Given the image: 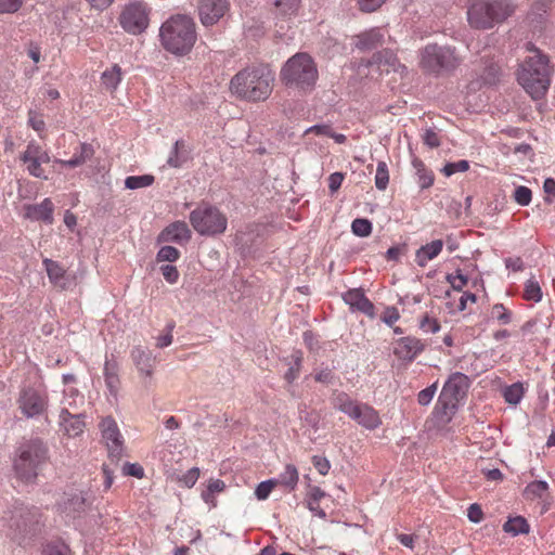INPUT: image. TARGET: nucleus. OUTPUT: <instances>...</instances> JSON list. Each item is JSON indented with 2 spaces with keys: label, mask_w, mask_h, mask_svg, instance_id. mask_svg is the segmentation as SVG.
Listing matches in <instances>:
<instances>
[{
  "label": "nucleus",
  "mask_w": 555,
  "mask_h": 555,
  "mask_svg": "<svg viewBox=\"0 0 555 555\" xmlns=\"http://www.w3.org/2000/svg\"><path fill=\"white\" fill-rule=\"evenodd\" d=\"M524 298L539 302L542 299V289L534 276H531L525 283Z\"/></svg>",
  "instance_id": "nucleus-39"
},
{
  "label": "nucleus",
  "mask_w": 555,
  "mask_h": 555,
  "mask_svg": "<svg viewBox=\"0 0 555 555\" xmlns=\"http://www.w3.org/2000/svg\"><path fill=\"white\" fill-rule=\"evenodd\" d=\"M124 473L125 475L132 476L139 479L144 477V469L138 463H126L124 466Z\"/></svg>",
  "instance_id": "nucleus-58"
},
{
  "label": "nucleus",
  "mask_w": 555,
  "mask_h": 555,
  "mask_svg": "<svg viewBox=\"0 0 555 555\" xmlns=\"http://www.w3.org/2000/svg\"><path fill=\"white\" fill-rule=\"evenodd\" d=\"M400 319V313L396 307H387L382 315V321L392 326Z\"/></svg>",
  "instance_id": "nucleus-56"
},
{
  "label": "nucleus",
  "mask_w": 555,
  "mask_h": 555,
  "mask_svg": "<svg viewBox=\"0 0 555 555\" xmlns=\"http://www.w3.org/2000/svg\"><path fill=\"white\" fill-rule=\"evenodd\" d=\"M41 151V146L37 144L36 142L31 141L28 143L25 152L21 155V160L23 163H28L29 160H33L34 158L37 159L39 152Z\"/></svg>",
  "instance_id": "nucleus-54"
},
{
  "label": "nucleus",
  "mask_w": 555,
  "mask_h": 555,
  "mask_svg": "<svg viewBox=\"0 0 555 555\" xmlns=\"http://www.w3.org/2000/svg\"><path fill=\"white\" fill-rule=\"evenodd\" d=\"M389 183V171L385 162H378L376 173H375V186L384 191L387 189Z\"/></svg>",
  "instance_id": "nucleus-41"
},
{
  "label": "nucleus",
  "mask_w": 555,
  "mask_h": 555,
  "mask_svg": "<svg viewBox=\"0 0 555 555\" xmlns=\"http://www.w3.org/2000/svg\"><path fill=\"white\" fill-rule=\"evenodd\" d=\"M467 517L472 522L478 524L483 519V512L479 504L473 503L467 509Z\"/></svg>",
  "instance_id": "nucleus-59"
},
{
  "label": "nucleus",
  "mask_w": 555,
  "mask_h": 555,
  "mask_svg": "<svg viewBox=\"0 0 555 555\" xmlns=\"http://www.w3.org/2000/svg\"><path fill=\"white\" fill-rule=\"evenodd\" d=\"M514 199L520 206H528L532 199V192L527 186H517L514 191Z\"/></svg>",
  "instance_id": "nucleus-48"
},
{
  "label": "nucleus",
  "mask_w": 555,
  "mask_h": 555,
  "mask_svg": "<svg viewBox=\"0 0 555 555\" xmlns=\"http://www.w3.org/2000/svg\"><path fill=\"white\" fill-rule=\"evenodd\" d=\"M442 248V240H435L421 246L415 254L416 263L420 267H425L429 260L436 258L441 253Z\"/></svg>",
  "instance_id": "nucleus-28"
},
{
  "label": "nucleus",
  "mask_w": 555,
  "mask_h": 555,
  "mask_svg": "<svg viewBox=\"0 0 555 555\" xmlns=\"http://www.w3.org/2000/svg\"><path fill=\"white\" fill-rule=\"evenodd\" d=\"M102 83L109 90H116L121 80V68L115 64L112 69H107L102 74Z\"/></svg>",
  "instance_id": "nucleus-36"
},
{
  "label": "nucleus",
  "mask_w": 555,
  "mask_h": 555,
  "mask_svg": "<svg viewBox=\"0 0 555 555\" xmlns=\"http://www.w3.org/2000/svg\"><path fill=\"white\" fill-rule=\"evenodd\" d=\"M386 0H358V4L363 12H373L382 7Z\"/></svg>",
  "instance_id": "nucleus-60"
},
{
  "label": "nucleus",
  "mask_w": 555,
  "mask_h": 555,
  "mask_svg": "<svg viewBox=\"0 0 555 555\" xmlns=\"http://www.w3.org/2000/svg\"><path fill=\"white\" fill-rule=\"evenodd\" d=\"M160 272H162L164 279L170 284L177 283L179 280V276H180L177 267L172 266V264L162 266Z\"/></svg>",
  "instance_id": "nucleus-53"
},
{
  "label": "nucleus",
  "mask_w": 555,
  "mask_h": 555,
  "mask_svg": "<svg viewBox=\"0 0 555 555\" xmlns=\"http://www.w3.org/2000/svg\"><path fill=\"white\" fill-rule=\"evenodd\" d=\"M159 37L166 51L179 56L185 55L197 40L196 24L188 15H173L163 23Z\"/></svg>",
  "instance_id": "nucleus-3"
},
{
  "label": "nucleus",
  "mask_w": 555,
  "mask_h": 555,
  "mask_svg": "<svg viewBox=\"0 0 555 555\" xmlns=\"http://www.w3.org/2000/svg\"><path fill=\"white\" fill-rule=\"evenodd\" d=\"M49 460V449L39 438L23 441L15 452L13 469L18 479L33 482Z\"/></svg>",
  "instance_id": "nucleus-5"
},
{
  "label": "nucleus",
  "mask_w": 555,
  "mask_h": 555,
  "mask_svg": "<svg viewBox=\"0 0 555 555\" xmlns=\"http://www.w3.org/2000/svg\"><path fill=\"white\" fill-rule=\"evenodd\" d=\"M132 361L143 377L144 387L151 385L153 371H154V358L151 351L135 347L131 351Z\"/></svg>",
  "instance_id": "nucleus-17"
},
{
  "label": "nucleus",
  "mask_w": 555,
  "mask_h": 555,
  "mask_svg": "<svg viewBox=\"0 0 555 555\" xmlns=\"http://www.w3.org/2000/svg\"><path fill=\"white\" fill-rule=\"evenodd\" d=\"M225 489V483L221 479H210L207 488L202 492V499L212 507L216 506L215 493H220Z\"/></svg>",
  "instance_id": "nucleus-33"
},
{
  "label": "nucleus",
  "mask_w": 555,
  "mask_h": 555,
  "mask_svg": "<svg viewBox=\"0 0 555 555\" xmlns=\"http://www.w3.org/2000/svg\"><path fill=\"white\" fill-rule=\"evenodd\" d=\"M276 485L278 481L275 479L260 482L255 490L256 498L258 500H266Z\"/></svg>",
  "instance_id": "nucleus-49"
},
{
  "label": "nucleus",
  "mask_w": 555,
  "mask_h": 555,
  "mask_svg": "<svg viewBox=\"0 0 555 555\" xmlns=\"http://www.w3.org/2000/svg\"><path fill=\"white\" fill-rule=\"evenodd\" d=\"M527 51L532 55L519 65L517 80L533 100H540L550 87L553 69L548 56L532 43L527 44Z\"/></svg>",
  "instance_id": "nucleus-1"
},
{
  "label": "nucleus",
  "mask_w": 555,
  "mask_h": 555,
  "mask_svg": "<svg viewBox=\"0 0 555 555\" xmlns=\"http://www.w3.org/2000/svg\"><path fill=\"white\" fill-rule=\"evenodd\" d=\"M501 68L493 60H487L480 73V78L486 85H495L500 80Z\"/></svg>",
  "instance_id": "nucleus-31"
},
{
  "label": "nucleus",
  "mask_w": 555,
  "mask_h": 555,
  "mask_svg": "<svg viewBox=\"0 0 555 555\" xmlns=\"http://www.w3.org/2000/svg\"><path fill=\"white\" fill-rule=\"evenodd\" d=\"M503 530L515 537L518 534H527L530 530V526L526 518L522 516H516L508 518V520L503 525Z\"/></svg>",
  "instance_id": "nucleus-30"
},
{
  "label": "nucleus",
  "mask_w": 555,
  "mask_h": 555,
  "mask_svg": "<svg viewBox=\"0 0 555 555\" xmlns=\"http://www.w3.org/2000/svg\"><path fill=\"white\" fill-rule=\"evenodd\" d=\"M312 464L317 468V470L323 476L327 475L331 468L330 461L326 457H322L319 455L312 456Z\"/></svg>",
  "instance_id": "nucleus-57"
},
{
  "label": "nucleus",
  "mask_w": 555,
  "mask_h": 555,
  "mask_svg": "<svg viewBox=\"0 0 555 555\" xmlns=\"http://www.w3.org/2000/svg\"><path fill=\"white\" fill-rule=\"evenodd\" d=\"M103 374L109 395L117 398L120 388L119 364L113 356L111 359L106 358Z\"/></svg>",
  "instance_id": "nucleus-23"
},
{
  "label": "nucleus",
  "mask_w": 555,
  "mask_h": 555,
  "mask_svg": "<svg viewBox=\"0 0 555 555\" xmlns=\"http://www.w3.org/2000/svg\"><path fill=\"white\" fill-rule=\"evenodd\" d=\"M102 438L106 442L109 454L119 459L122 452V437L113 417H105L101 424Z\"/></svg>",
  "instance_id": "nucleus-14"
},
{
  "label": "nucleus",
  "mask_w": 555,
  "mask_h": 555,
  "mask_svg": "<svg viewBox=\"0 0 555 555\" xmlns=\"http://www.w3.org/2000/svg\"><path fill=\"white\" fill-rule=\"evenodd\" d=\"M446 279L456 292H462L464 286L468 283V278L464 275L460 269L455 271V274H448Z\"/></svg>",
  "instance_id": "nucleus-47"
},
{
  "label": "nucleus",
  "mask_w": 555,
  "mask_h": 555,
  "mask_svg": "<svg viewBox=\"0 0 555 555\" xmlns=\"http://www.w3.org/2000/svg\"><path fill=\"white\" fill-rule=\"evenodd\" d=\"M548 490V483L544 480H535L530 482L524 491L527 500L542 499Z\"/></svg>",
  "instance_id": "nucleus-35"
},
{
  "label": "nucleus",
  "mask_w": 555,
  "mask_h": 555,
  "mask_svg": "<svg viewBox=\"0 0 555 555\" xmlns=\"http://www.w3.org/2000/svg\"><path fill=\"white\" fill-rule=\"evenodd\" d=\"M42 555H70V548L63 541H52L43 546Z\"/></svg>",
  "instance_id": "nucleus-42"
},
{
  "label": "nucleus",
  "mask_w": 555,
  "mask_h": 555,
  "mask_svg": "<svg viewBox=\"0 0 555 555\" xmlns=\"http://www.w3.org/2000/svg\"><path fill=\"white\" fill-rule=\"evenodd\" d=\"M344 178H345L344 173L338 172V171L332 173L328 177V189L332 194L339 190V188L341 186V183L344 181Z\"/></svg>",
  "instance_id": "nucleus-64"
},
{
  "label": "nucleus",
  "mask_w": 555,
  "mask_h": 555,
  "mask_svg": "<svg viewBox=\"0 0 555 555\" xmlns=\"http://www.w3.org/2000/svg\"><path fill=\"white\" fill-rule=\"evenodd\" d=\"M425 348L421 339L406 336L397 340L393 353L404 361H413Z\"/></svg>",
  "instance_id": "nucleus-19"
},
{
  "label": "nucleus",
  "mask_w": 555,
  "mask_h": 555,
  "mask_svg": "<svg viewBox=\"0 0 555 555\" xmlns=\"http://www.w3.org/2000/svg\"><path fill=\"white\" fill-rule=\"evenodd\" d=\"M491 315L502 325L509 324L513 318L512 312L503 304H495L491 309Z\"/></svg>",
  "instance_id": "nucleus-44"
},
{
  "label": "nucleus",
  "mask_w": 555,
  "mask_h": 555,
  "mask_svg": "<svg viewBox=\"0 0 555 555\" xmlns=\"http://www.w3.org/2000/svg\"><path fill=\"white\" fill-rule=\"evenodd\" d=\"M319 77L318 67L313 59L305 52L289 57L282 66L280 80L287 88L300 94L313 91Z\"/></svg>",
  "instance_id": "nucleus-4"
},
{
  "label": "nucleus",
  "mask_w": 555,
  "mask_h": 555,
  "mask_svg": "<svg viewBox=\"0 0 555 555\" xmlns=\"http://www.w3.org/2000/svg\"><path fill=\"white\" fill-rule=\"evenodd\" d=\"M53 203L50 198H44L40 204L26 207V216L34 220H41L46 223L53 222Z\"/></svg>",
  "instance_id": "nucleus-25"
},
{
  "label": "nucleus",
  "mask_w": 555,
  "mask_h": 555,
  "mask_svg": "<svg viewBox=\"0 0 555 555\" xmlns=\"http://www.w3.org/2000/svg\"><path fill=\"white\" fill-rule=\"evenodd\" d=\"M525 393L524 386L521 383H514L511 386L505 387L503 390V397L509 404L516 405L520 402Z\"/></svg>",
  "instance_id": "nucleus-38"
},
{
  "label": "nucleus",
  "mask_w": 555,
  "mask_h": 555,
  "mask_svg": "<svg viewBox=\"0 0 555 555\" xmlns=\"http://www.w3.org/2000/svg\"><path fill=\"white\" fill-rule=\"evenodd\" d=\"M81 412H72L67 406L60 411V426L68 437H77L83 433L86 423Z\"/></svg>",
  "instance_id": "nucleus-16"
},
{
  "label": "nucleus",
  "mask_w": 555,
  "mask_h": 555,
  "mask_svg": "<svg viewBox=\"0 0 555 555\" xmlns=\"http://www.w3.org/2000/svg\"><path fill=\"white\" fill-rule=\"evenodd\" d=\"M28 124L34 130H36L38 132L44 130V127H46V124H44L41 115H39L33 111L29 112Z\"/></svg>",
  "instance_id": "nucleus-62"
},
{
  "label": "nucleus",
  "mask_w": 555,
  "mask_h": 555,
  "mask_svg": "<svg viewBox=\"0 0 555 555\" xmlns=\"http://www.w3.org/2000/svg\"><path fill=\"white\" fill-rule=\"evenodd\" d=\"M511 0H476L467 10L469 25L476 29H490L515 13Z\"/></svg>",
  "instance_id": "nucleus-6"
},
{
  "label": "nucleus",
  "mask_w": 555,
  "mask_h": 555,
  "mask_svg": "<svg viewBox=\"0 0 555 555\" xmlns=\"http://www.w3.org/2000/svg\"><path fill=\"white\" fill-rule=\"evenodd\" d=\"M423 141L427 146L431 149L440 146V139L438 133L433 129H426L423 135Z\"/></svg>",
  "instance_id": "nucleus-61"
},
{
  "label": "nucleus",
  "mask_w": 555,
  "mask_h": 555,
  "mask_svg": "<svg viewBox=\"0 0 555 555\" xmlns=\"http://www.w3.org/2000/svg\"><path fill=\"white\" fill-rule=\"evenodd\" d=\"M300 0H273L276 15L289 17L297 13Z\"/></svg>",
  "instance_id": "nucleus-34"
},
{
  "label": "nucleus",
  "mask_w": 555,
  "mask_h": 555,
  "mask_svg": "<svg viewBox=\"0 0 555 555\" xmlns=\"http://www.w3.org/2000/svg\"><path fill=\"white\" fill-rule=\"evenodd\" d=\"M229 0H198V17L203 26L210 27L221 22L230 11Z\"/></svg>",
  "instance_id": "nucleus-12"
},
{
  "label": "nucleus",
  "mask_w": 555,
  "mask_h": 555,
  "mask_svg": "<svg viewBox=\"0 0 555 555\" xmlns=\"http://www.w3.org/2000/svg\"><path fill=\"white\" fill-rule=\"evenodd\" d=\"M198 477L199 468L192 467L179 478V481L183 483V486H185L186 488H192L196 483Z\"/></svg>",
  "instance_id": "nucleus-52"
},
{
  "label": "nucleus",
  "mask_w": 555,
  "mask_h": 555,
  "mask_svg": "<svg viewBox=\"0 0 555 555\" xmlns=\"http://www.w3.org/2000/svg\"><path fill=\"white\" fill-rule=\"evenodd\" d=\"M18 408L26 417L43 414L48 408V396L35 388H24L17 399Z\"/></svg>",
  "instance_id": "nucleus-10"
},
{
  "label": "nucleus",
  "mask_w": 555,
  "mask_h": 555,
  "mask_svg": "<svg viewBox=\"0 0 555 555\" xmlns=\"http://www.w3.org/2000/svg\"><path fill=\"white\" fill-rule=\"evenodd\" d=\"M180 257V251L170 245L163 246L156 256L157 261H169L173 262Z\"/></svg>",
  "instance_id": "nucleus-45"
},
{
  "label": "nucleus",
  "mask_w": 555,
  "mask_h": 555,
  "mask_svg": "<svg viewBox=\"0 0 555 555\" xmlns=\"http://www.w3.org/2000/svg\"><path fill=\"white\" fill-rule=\"evenodd\" d=\"M274 75L266 65L246 67L230 81L231 91L237 96L258 102L267 100L273 88Z\"/></svg>",
  "instance_id": "nucleus-2"
},
{
  "label": "nucleus",
  "mask_w": 555,
  "mask_h": 555,
  "mask_svg": "<svg viewBox=\"0 0 555 555\" xmlns=\"http://www.w3.org/2000/svg\"><path fill=\"white\" fill-rule=\"evenodd\" d=\"M94 155V149L89 143H81L79 150L74 153L70 159H56L55 162L69 168H76L83 165L86 162L91 159Z\"/></svg>",
  "instance_id": "nucleus-29"
},
{
  "label": "nucleus",
  "mask_w": 555,
  "mask_h": 555,
  "mask_svg": "<svg viewBox=\"0 0 555 555\" xmlns=\"http://www.w3.org/2000/svg\"><path fill=\"white\" fill-rule=\"evenodd\" d=\"M191 237V231L183 221H177L169 224L160 234V238L165 242L183 243Z\"/></svg>",
  "instance_id": "nucleus-24"
},
{
  "label": "nucleus",
  "mask_w": 555,
  "mask_h": 555,
  "mask_svg": "<svg viewBox=\"0 0 555 555\" xmlns=\"http://www.w3.org/2000/svg\"><path fill=\"white\" fill-rule=\"evenodd\" d=\"M39 514L37 509H30L27 507H15L12 512V516L9 520L11 529L18 533L26 535L33 533L36 530V526L39 522Z\"/></svg>",
  "instance_id": "nucleus-13"
},
{
  "label": "nucleus",
  "mask_w": 555,
  "mask_h": 555,
  "mask_svg": "<svg viewBox=\"0 0 555 555\" xmlns=\"http://www.w3.org/2000/svg\"><path fill=\"white\" fill-rule=\"evenodd\" d=\"M91 503L83 492L66 494L60 503L62 512L70 518L79 517Z\"/></svg>",
  "instance_id": "nucleus-20"
},
{
  "label": "nucleus",
  "mask_w": 555,
  "mask_h": 555,
  "mask_svg": "<svg viewBox=\"0 0 555 555\" xmlns=\"http://www.w3.org/2000/svg\"><path fill=\"white\" fill-rule=\"evenodd\" d=\"M291 359L292 362H289V369L284 376L288 383H293L298 377L304 360L302 352L300 350H295L292 353Z\"/></svg>",
  "instance_id": "nucleus-37"
},
{
  "label": "nucleus",
  "mask_w": 555,
  "mask_h": 555,
  "mask_svg": "<svg viewBox=\"0 0 555 555\" xmlns=\"http://www.w3.org/2000/svg\"><path fill=\"white\" fill-rule=\"evenodd\" d=\"M155 178L152 175L129 176L125 180V186L129 190L147 188L153 184Z\"/></svg>",
  "instance_id": "nucleus-40"
},
{
  "label": "nucleus",
  "mask_w": 555,
  "mask_h": 555,
  "mask_svg": "<svg viewBox=\"0 0 555 555\" xmlns=\"http://www.w3.org/2000/svg\"><path fill=\"white\" fill-rule=\"evenodd\" d=\"M469 384V378L465 374L455 372L444 383L440 395L459 403L466 396Z\"/></svg>",
  "instance_id": "nucleus-15"
},
{
  "label": "nucleus",
  "mask_w": 555,
  "mask_h": 555,
  "mask_svg": "<svg viewBox=\"0 0 555 555\" xmlns=\"http://www.w3.org/2000/svg\"><path fill=\"white\" fill-rule=\"evenodd\" d=\"M356 42L359 50H373L384 43L385 34L380 28H372L360 34Z\"/></svg>",
  "instance_id": "nucleus-26"
},
{
  "label": "nucleus",
  "mask_w": 555,
  "mask_h": 555,
  "mask_svg": "<svg viewBox=\"0 0 555 555\" xmlns=\"http://www.w3.org/2000/svg\"><path fill=\"white\" fill-rule=\"evenodd\" d=\"M119 20L126 31L141 34L149 25L147 9L142 3H131L124 9Z\"/></svg>",
  "instance_id": "nucleus-11"
},
{
  "label": "nucleus",
  "mask_w": 555,
  "mask_h": 555,
  "mask_svg": "<svg viewBox=\"0 0 555 555\" xmlns=\"http://www.w3.org/2000/svg\"><path fill=\"white\" fill-rule=\"evenodd\" d=\"M437 391V383L421 390L417 395V402L420 405H428Z\"/></svg>",
  "instance_id": "nucleus-50"
},
{
  "label": "nucleus",
  "mask_w": 555,
  "mask_h": 555,
  "mask_svg": "<svg viewBox=\"0 0 555 555\" xmlns=\"http://www.w3.org/2000/svg\"><path fill=\"white\" fill-rule=\"evenodd\" d=\"M24 0H0V14L15 13L22 7Z\"/></svg>",
  "instance_id": "nucleus-55"
},
{
  "label": "nucleus",
  "mask_w": 555,
  "mask_h": 555,
  "mask_svg": "<svg viewBox=\"0 0 555 555\" xmlns=\"http://www.w3.org/2000/svg\"><path fill=\"white\" fill-rule=\"evenodd\" d=\"M289 491L295 490L299 480V474L295 465L287 464L283 473L280 474L279 479H275Z\"/></svg>",
  "instance_id": "nucleus-32"
},
{
  "label": "nucleus",
  "mask_w": 555,
  "mask_h": 555,
  "mask_svg": "<svg viewBox=\"0 0 555 555\" xmlns=\"http://www.w3.org/2000/svg\"><path fill=\"white\" fill-rule=\"evenodd\" d=\"M371 65H377L380 72L390 73L405 69V66L401 65L397 55L389 49H385L374 53L369 62Z\"/></svg>",
  "instance_id": "nucleus-22"
},
{
  "label": "nucleus",
  "mask_w": 555,
  "mask_h": 555,
  "mask_svg": "<svg viewBox=\"0 0 555 555\" xmlns=\"http://www.w3.org/2000/svg\"><path fill=\"white\" fill-rule=\"evenodd\" d=\"M333 406L369 430H374L382 424L380 416L373 406L353 400L344 391L334 395Z\"/></svg>",
  "instance_id": "nucleus-8"
},
{
  "label": "nucleus",
  "mask_w": 555,
  "mask_h": 555,
  "mask_svg": "<svg viewBox=\"0 0 555 555\" xmlns=\"http://www.w3.org/2000/svg\"><path fill=\"white\" fill-rule=\"evenodd\" d=\"M457 404L459 403L448 398H443L442 395H439L437 404L435 406L434 416L440 424L446 425L452 420V416L455 414L457 410Z\"/></svg>",
  "instance_id": "nucleus-27"
},
{
  "label": "nucleus",
  "mask_w": 555,
  "mask_h": 555,
  "mask_svg": "<svg viewBox=\"0 0 555 555\" xmlns=\"http://www.w3.org/2000/svg\"><path fill=\"white\" fill-rule=\"evenodd\" d=\"M420 327L425 333H437L440 330V324L437 319L430 318L425 314L420 321Z\"/></svg>",
  "instance_id": "nucleus-51"
},
{
  "label": "nucleus",
  "mask_w": 555,
  "mask_h": 555,
  "mask_svg": "<svg viewBox=\"0 0 555 555\" xmlns=\"http://www.w3.org/2000/svg\"><path fill=\"white\" fill-rule=\"evenodd\" d=\"M27 164V170L30 176L36 178H46L44 170L41 167V164L38 159L34 158L29 160Z\"/></svg>",
  "instance_id": "nucleus-63"
},
{
  "label": "nucleus",
  "mask_w": 555,
  "mask_h": 555,
  "mask_svg": "<svg viewBox=\"0 0 555 555\" xmlns=\"http://www.w3.org/2000/svg\"><path fill=\"white\" fill-rule=\"evenodd\" d=\"M468 169L469 163L465 159H462L455 163H447L441 171L446 177H450L456 172H465Z\"/></svg>",
  "instance_id": "nucleus-46"
},
{
  "label": "nucleus",
  "mask_w": 555,
  "mask_h": 555,
  "mask_svg": "<svg viewBox=\"0 0 555 555\" xmlns=\"http://www.w3.org/2000/svg\"><path fill=\"white\" fill-rule=\"evenodd\" d=\"M344 301L350 306L351 311H360L370 318L375 314L373 302L365 296L361 288H352L343 295Z\"/></svg>",
  "instance_id": "nucleus-18"
},
{
  "label": "nucleus",
  "mask_w": 555,
  "mask_h": 555,
  "mask_svg": "<svg viewBox=\"0 0 555 555\" xmlns=\"http://www.w3.org/2000/svg\"><path fill=\"white\" fill-rule=\"evenodd\" d=\"M351 230L354 235L365 237L372 232V223L367 219L357 218L351 223Z\"/></svg>",
  "instance_id": "nucleus-43"
},
{
  "label": "nucleus",
  "mask_w": 555,
  "mask_h": 555,
  "mask_svg": "<svg viewBox=\"0 0 555 555\" xmlns=\"http://www.w3.org/2000/svg\"><path fill=\"white\" fill-rule=\"evenodd\" d=\"M190 222L202 235L221 234L227 229V218L220 210L210 205H201L190 214Z\"/></svg>",
  "instance_id": "nucleus-9"
},
{
  "label": "nucleus",
  "mask_w": 555,
  "mask_h": 555,
  "mask_svg": "<svg viewBox=\"0 0 555 555\" xmlns=\"http://www.w3.org/2000/svg\"><path fill=\"white\" fill-rule=\"evenodd\" d=\"M42 263L51 284L61 291H65L69 287L70 282L66 274V270L57 261L44 258Z\"/></svg>",
  "instance_id": "nucleus-21"
},
{
  "label": "nucleus",
  "mask_w": 555,
  "mask_h": 555,
  "mask_svg": "<svg viewBox=\"0 0 555 555\" xmlns=\"http://www.w3.org/2000/svg\"><path fill=\"white\" fill-rule=\"evenodd\" d=\"M462 63L455 48L429 43L420 52V66L436 76L454 72Z\"/></svg>",
  "instance_id": "nucleus-7"
}]
</instances>
